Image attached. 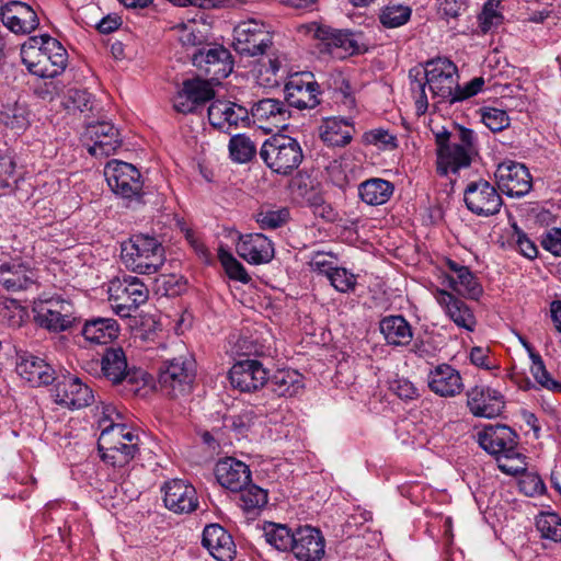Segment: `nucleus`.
<instances>
[{
	"label": "nucleus",
	"mask_w": 561,
	"mask_h": 561,
	"mask_svg": "<svg viewBox=\"0 0 561 561\" xmlns=\"http://www.w3.org/2000/svg\"><path fill=\"white\" fill-rule=\"evenodd\" d=\"M447 273L443 274V284H446L459 296L479 299L483 293V288L477 276L468 266L461 265L453 260H447Z\"/></svg>",
	"instance_id": "a878e982"
},
{
	"label": "nucleus",
	"mask_w": 561,
	"mask_h": 561,
	"mask_svg": "<svg viewBox=\"0 0 561 561\" xmlns=\"http://www.w3.org/2000/svg\"><path fill=\"white\" fill-rule=\"evenodd\" d=\"M525 459V456L517 448L513 449V453H504L496 457L499 469L508 476L524 473L527 469Z\"/></svg>",
	"instance_id": "3c124183"
},
{
	"label": "nucleus",
	"mask_w": 561,
	"mask_h": 561,
	"mask_svg": "<svg viewBox=\"0 0 561 561\" xmlns=\"http://www.w3.org/2000/svg\"><path fill=\"white\" fill-rule=\"evenodd\" d=\"M268 380L272 390L280 397L296 396L304 387L302 376L294 369L277 370Z\"/></svg>",
	"instance_id": "a19ab883"
},
{
	"label": "nucleus",
	"mask_w": 561,
	"mask_h": 561,
	"mask_svg": "<svg viewBox=\"0 0 561 561\" xmlns=\"http://www.w3.org/2000/svg\"><path fill=\"white\" fill-rule=\"evenodd\" d=\"M36 278V272L20 260L0 264V285L9 293L28 289Z\"/></svg>",
	"instance_id": "72a5a7b5"
},
{
	"label": "nucleus",
	"mask_w": 561,
	"mask_h": 561,
	"mask_svg": "<svg viewBox=\"0 0 561 561\" xmlns=\"http://www.w3.org/2000/svg\"><path fill=\"white\" fill-rule=\"evenodd\" d=\"M289 217L286 208L266 209L256 215V221L262 229H276L283 226Z\"/></svg>",
	"instance_id": "6e6d98bb"
},
{
	"label": "nucleus",
	"mask_w": 561,
	"mask_h": 561,
	"mask_svg": "<svg viewBox=\"0 0 561 561\" xmlns=\"http://www.w3.org/2000/svg\"><path fill=\"white\" fill-rule=\"evenodd\" d=\"M409 79L419 114H424L428 107L426 88L433 99L454 104L459 76L457 66L448 58L438 57L426 61L424 67L412 68Z\"/></svg>",
	"instance_id": "f257e3e1"
},
{
	"label": "nucleus",
	"mask_w": 561,
	"mask_h": 561,
	"mask_svg": "<svg viewBox=\"0 0 561 561\" xmlns=\"http://www.w3.org/2000/svg\"><path fill=\"white\" fill-rule=\"evenodd\" d=\"M192 61L215 81L227 78L233 69L231 54L222 46L204 47L193 55Z\"/></svg>",
	"instance_id": "aec40b11"
},
{
	"label": "nucleus",
	"mask_w": 561,
	"mask_h": 561,
	"mask_svg": "<svg viewBox=\"0 0 561 561\" xmlns=\"http://www.w3.org/2000/svg\"><path fill=\"white\" fill-rule=\"evenodd\" d=\"M164 506L175 514H190L198 507L195 488L182 479H173L162 486Z\"/></svg>",
	"instance_id": "393cba45"
},
{
	"label": "nucleus",
	"mask_w": 561,
	"mask_h": 561,
	"mask_svg": "<svg viewBox=\"0 0 561 561\" xmlns=\"http://www.w3.org/2000/svg\"><path fill=\"white\" fill-rule=\"evenodd\" d=\"M102 376L113 385L125 383L136 394L147 385V375L141 369L129 368L123 348L108 347L101 358Z\"/></svg>",
	"instance_id": "1a4fd4ad"
},
{
	"label": "nucleus",
	"mask_w": 561,
	"mask_h": 561,
	"mask_svg": "<svg viewBox=\"0 0 561 561\" xmlns=\"http://www.w3.org/2000/svg\"><path fill=\"white\" fill-rule=\"evenodd\" d=\"M119 325L113 318H92L85 321L81 333L83 337L94 344H107L117 337Z\"/></svg>",
	"instance_id": "58836bf2"
},
{
	"label": "nucleus",
	"mask_w": 561,
	"mask_h": 561,
	"mask_svg": "<svg viewBox=\"0 0 561 561\" xmlns=\"http://www.w3.org/2000/svg\"><path fill=\"white\" fill-rule=\"evenodd\" d=\"M335 290L347 294L355 290L357 276L344 267H334L327 276Z\"/></svg>",
	"instance_id": "5fc2aeb1"
},
{
	"label": "nucleus",
	"mask_w": 561,
	"mask_h": 561,
	"mask_svg": "<svg viewBox=\"0 0 561 561\" xmlns=\"http://www.w3.org/2000/svg\"><path fill=\"white\" fill-rule=\"evenodd\" d=\"M124 265L138 274H154L163 265L164 248L154 237L135 234L121 245Z\"/></svg>",
	"instance_id": "39448f33"
},
{
	"label": "nucleus",
	"mask_w": 561,
	"mask_h": 561,
	"mask_svg": "<svg viewBox=\"0 0 561 561\" xmlns=\"http://www.w3.org/2000/svg\"><path fill=\"white\" fill-rule=\"evenodd\" d=\"M249 112L253 124L267 133L285 127L290 116L286 104L277 99H262Z\"/></svg>",
	"instance_id": "5701e85b"
},
{
	"label": "nucleus",
	"mask_w": 561,
	"mask_h": 561,
	"mask_svg": "<svg viewBox=\"0 0 561 561\" xmlns=\"http://www.w3.org/2000/svg\"><path fill=\"white\" fill-rule=\"evenodd\" d=\"M236 249L243 260L254 265L268 263L274 257L273 243L262 233L241 236Z\"/></svg>",
	"instance_id": "7c9ffc66"
},
{
	"label": "nucleus",
	"mask_w": 561,
	"mask_h": 561,
	"mask_svg": "<svg viewBox=\"0 0 561 561\" xmlns=\"http://www.w3.org/2000/svg\"><path fill=\"white\" fill-rule=\"evenodd\" d=\"M196 377V363L190 355L164 362L160 368L159 383L171 398L188 396Z\"/></svg>",
	"instance_id": "6e6552de"
},
{
	"label": "nucleus",
	"mask_w": 561,
	"mask_h": 561,
	"mask_svg": "<svg viewBox=\"0 0 561 561\" xmlns=\"http://www.w3.org/2000/svg\"><path fill=\"white\" fill-rule=\"evenodd\" d=\"M391 390L403 400H413L419 396L417 389L407 379H398L393 381Z\"/></svg>",
	"instance_id": "0e129e2a"
},
{
	"label": "nucleus",
	"mask_w": 561,
	"mask_h": 561,
	"mask_svg": "<svg viewBox=\"0 0 561 561\" xmlns=\"http://www.w3.org/2000/svg\"><path fill=\"white\" fill-rule=\"evenodd\" d=\"M107 293L113 310L123 318L129 317L148 299V288L135 276L112 279Z\"/></svg>",
	"instance_id": "9d476101"
},
{
	"label": "nucleus",
	"mask_w": 561,
	"mask_h": 561,
	"mask_svg": "<svg viewBox=\"0 0 561 561\" xmlns=\"http://www.w3.org/2000/svg\"><path fill=\"white\" fill-rule=\"evenodd\" d=\"M70 104L73 108L83 112L85 110H90L91 105V95L84 90L72 89L68 91V107Z\"/></svg>",
	"instance_id": "680f3d73"
},
{
	"label": "nucleus",
	"mask_w": 561,
	"mask_h": 561,
	"mask_svg": "<svg viewBox=\"0 0 561 561\" xmlns=\"http://www.w3.org/2000/svg\"><path fill=\"white\" fill-rule=\"evenodd\" d=\"M264 163L274 172L290 174L304 159L300 144L287 135H274L267 138L260 150Z\"/></svg>",
	"instance_id": "423d86ee"
},
{
	"label": "nucleus",
	"mask_w": 561,
	"mask_h": 561,
	"mask_svg": "<svg viewBox=\"0 0 561 561\" xmlns=\"http://www.w3.org/2000/svg\"><path fill=\"white\" fill-rule=\"evenodd\" d=\"M210 125L230 134L233 128L250 125V112L247 107L228 100H215L208 107Z\"/></svg>",
	"instance_id": "dca6fc26"
},
{
	"label": "nucleus",
	"mask_w": 561,
	"mask_h": 561,
	"mask_svg": "<svg viewBox=\"0 0 561 561\" xmlns=\"http://www.w3.org/2000/svg\"><path fill=\"white\" fill-rule=\"evenodd\" d=\"M437 304L443 308L445 314L459 328L473 331L476 318L469 306L454 294L436 288L434 291Z\"/></svg>",
	"instance_id": "473e14b6"
},
{
	"label": "nucleus",
	"mask_w": 561,
	"mask_h": 561,
	"mask_svg": "<svg viewBox=\"0 0 561 561\" xmlns=\"http://www.w3.org/2000/svg\"><path fill=\"white\" fill-rule=\"evenodd\" d=\"M467 405L474 416L492 419L505 407L503 394L486 386H476L467 392Z\"/></svg>",
	"instance_id": "bb28decb"
},
{
	"label": "nucleus",
	"mask_w": 561,
	"mask_h": 561,
	"mask_svg": "<svg viewBox=\"0 0 561 561\" xmlns=\"http://www.w3.org/2000/svg\"><path fill=\"white\" fill-rule=\"evenodd\" d=\"M329 257H331L329 254L316 253L310 262L311 268L319 274L328 276L330 272L335 267L332 265V262L329 260Z\"/></svg>",
	"instance_id": "338daca9"
},
{
	"label": "nucleus",
	"mask_w": 561,
	"mask_h": 561,
	"mask_svg": "<svg viewBox=\"0 0 561 561\" xmlns=\"http://www.w3.org/2000/svg\"><path fill=\"white\" fill-rule=\"evenodd\" d=\"M272 34L266 25L256 20L240 22L233 30V47L245 56H257L272 45Z\"/></svg>",
	"instance_id": "f8f14e48"
},
{
	"label": "nucleus",
	"mask_w": 561,
	"mask_h": 561,
	"mask_svg": "<svg viewBox=\"0 0 561 561\" xmlns=\"http://www.w3.org/2000/svg\"><path fill=\"white\" fill-rule=\"evenodd\" d=\"M536 527L541 537L561 541V518L556 513H542L537 517Z\"/></svg>",
	"instance_id": "09e8293b"
},
{
	"label": "nucleus",
	"mask_w": 561,
	"mask_h": 561,
	"mask_svg": "<svg viewBox=\"0 0 561 561\" xmlns=\"http://www.w3.org/2000/svg\"><path fill=\"white\" fill-rule=\"evenodd\" d=\"M479 445L495 457L517 448V434L506 425H488L478 434Z\"/></svg>",
	"instance_id": "c85d7f7f"
},
{
	"label": "nucleus",
	"mask_w": 561,
	"mask_h": 561,
	"mask_svg": "<svg viewBox=\"0 0 561 561\" xmlns=\"http://www.w3.org/2000/svg\"><path fill=\"white\" fill-rule=\"evenodd\" d=\"M270 375L263 364L256 359L237 362L229 371V380L233 388L242 392H253L261 389Z\"/></svg>",
	"instance_id": "4be33fe9"
},
{
	"label": "nucleus",
	"mask_w": 561,
	"mask_h": 561,
	"mask_svg": "<svg viewBox=\"0 0 561 561\" xmlns=\"http://www.w3.org/2000/svg\"><path fill=\"white\" fill-rule=\"evenodd\" d=\"M410 7L402 4H388L380 10L379 21L383 27L396 28L404 25L411 18Z\"/></svg>",
	"instance_id": "a18cd8bd"
},
{
	"label": "nucleus",
	"mask_w": 561,
	"mask_h": 561,
	"mask_svg": "<svg viewBox=\"0 0 561 561\" xmlns=\"http://www.w3.org/2000/svg\"><path fill=\"white\" fill-rule=\"evenodd\" d=\"M53 397L57 404L68 409H82L94 402L90 386L75 375H62L55 380Z\"/></svg>",
	"instance_id": "2eb2a0df"
},
{
	"label": "nucleus",
	"mask_w": 561,
	"mask_h": 561,
	"mask_svg": "<svg viewBox=\"0 0 561 561\" xmlns=\"http://www.w3.org/2000/svg\"><path fill=\"white\" fill-rule=\"evenodd\" d=\"M104 176L113 193L122 198L130 199L141 193L140 173L130 163L112 160L104 168Z\"/></svg>",
	"instance_id": "ddd939ff"
},
{
	"label": "nucleus",
	"mask_w": 561,
	"mask_h": 561,
	"mask_svg": "<svg viewBox=\"0 0 561 561\" xmlns=\"http://www.w3.org/2000/svg\"><path fill=\"white\" fill-rule=\"evenodd\" d=\"M114 409L106 408L104 416L99 421L101 434L98 449L104 462L113 467H123L130 462L138 454L139 437L125 424L115 423L111 419Z\"/></svg>",
	"instance_id": "20e7f679"
},
{
	"label": "nucleus",
	"mask_w": 561,
	"mask_h": 561,
	"mask_svg": "<svg viewBox=\"0 0 561 561\" xmlns=\"http://www.w3.org/2000/svg\"><path fill=\"white\" fill-rule=\"evenodd\" d=\"M364 141L368 145H374L380 149H394L397 148V137L388 130L378 128L364 134Z\"/></svg>",
	"instance_id": "13d9d810"
},
{
	"label": "nucleus",
	"mask_w": 561,
	"mask_h": 561,
	"mask_svg": "<svg viewBox=\"0 0 561 561\" xmlns=\"http://www.w3.org/2000/svg\"><path fill=\"white\" fill-rule=\"evenodd\" d=\"M355 134L354 125L344 118L329 117L320 126V137L329 146L344 147Z\"/></svg>",
	"instance_id": "4c0bfd02"
},
{
	"label": "nucleus",
	"mask_w": 561,
	"mask_h": 561,
	"mask_svg": "<svg viewBox=\"0 0 561 561\" xmlns=\"http://www.w3.org/2000/svg\"><path fill=\"white\" fill-rule=\"evenodd\" d=\"M393 184L387 180L373 178L358 185V196L367 205L386 204L393 194Z\"/></svg>",
	"instance_id": "ea45409f"
},
{
	"label": "nucleus",
	"mask_w": 561,
	"mask_h": 561,
	"mask_svg": "<svg viewBox=\"0 0 561 561\" xmlns=\"http://www.w3.org/2000/svg\"><path fill=\"white\" fill-rule=\"evenodd\" d=\"M32 310L35 322L55 333L70 330L77 321L72 301L58 295L35 299Z\"/></svg>",
	"instance_id": "0eeeda50"
},
{
	"label": "nucleus",
	"mask_w": 561,
	"mask_h": 561,
	"mask_svg": "<svg viewBox=\"0 0 561 561\" xmlns=\"http://www.w3.org/2000/svg\"><path fill=\"white\" fill-rule=\"evenodd\" d=\"M485 81L483 77H476L463 87L457 84L456 94L453 98L454 103L465 101L471 96L477 95L482 91Z\"/></svg>",
	"instance_id": "052dcab7"
},
{
	"label": "nucleus",
	"mask_w": 561,
	"mask_h": 561,
	"mask_svg": "<svg viewBox=\"0 0 561 561\" xmlns=\"http://www.w3.org/2000/svg\"><path fill=\"white\" fill-rule=\"evenodd\" d=\"M530 373L536 382L542 388L561 393V382L551 377L540 355H531Z\"/></svg>",
	"instance_id": "8fccbe9b"
},
{
	"label": "nucleus",
	"mask_w": 561,
	"mask_h": 561,
	"mask_svg": "<svg viewBox=\"0 0 561 561\" xmlns=\"http://www.w3.org/2000/svg\"><path fill=\"white\" fill-rule=\"evenodd\" d=\"M516 248L527 259H535L538 254L536 244L520 230H516Z\"/></svg>",
	"instance_id": "69168bd1"
},
{
	"label": "nucleus",
	"mask_w": 561,
	"mask_h": 561,
	"mask_svg": "<svg viewBox=\"0 0 561 561\" xmlns=\"http://www.w3.org/2000/svg\"><path fill=\"white\" fill-rule=\"evenodd\" d=\"M436 172L440 176L457 174L471 165L478 156L477 135L472 129L456 125L453 130L435 133Z\"/></svg>",
	"instance_id": "f03ea898"
},
{
	"label": "nucleus",
	"mask_w": 561,
	"mask_h": 561,
	"mask_svg": "<svg viewBox=\"0 0 561 561\" xmlns=\"http://www.w3.org/2000/svg\"><path fill=\"white\" fill-rule=\"evenodd\" d=\"M240 492V506L244 511L261 508L267 503V493L262 488L248 483Z\"/></svg>",
	"instance_id": "de8ad7c7"
},
{
	"label": "nucleus",
	"mask_w": 561,
	"mask_h": 561,
	"mask_svg": "<svg viewBox=\"0 0 561 561\" xmlns=\"http://www.w3.org/2000/svg\"><path fill=\"white\" fill-rule=\"evenodd\" d=\"M264 537L267 543L280 551H291L294 531L285 525L270 523L264 527Z\"/></svg>",
	"instance_id": "c03bdc74"
},
{
	"label": "nucleus",
	"mask_w": 561,
	"mask_h": 561,
	"mask_svg": "<svg viewBox=\"0 0 561 561\" xmlns=\"http://www.w3.org/2000/svg\"><path fill=\"white\" fill-rule=\"evenodd\" d=\"M0 19L3 25L16 35H27L39 25V19L34 9L22 1H10L1 4Z\"/></svg>",
	"instance_id": "412c9836"
},
{
	"label": "nucleus",
	"mask_w": 561,
	"mask_h": 561,
	"mask_svg": "<svg viewBox=\"0 0 561 561\" xmlns=\"http://www.w3.org/2000/svg\"><path fill=\"white\" fill-rule=\"evenodd\" d=\"M467 208L474 215L490 217L500 213L503 201L497 190L486 180L470 182L463 192Z\"/></svg>",
	"instance_id": "4468645a"
},
{
	"label": "nucleus",
	"mask_w": 561,
	"mask_h": 561,
	"mask_svg": "<svg viewBox=\"0 0 561 561\" xmlns=\"http://www.w3.org/2000/svg\"><path fill=\"white\" fill-rule=\"evenodd\" d=\"M214 96L215 91L208 81L202 79L185 80L173 98V108L181 114L196 113Z\"/></svg>",
	"instance_id": "6ab92c4d"
},
{
	"label": "nucleus",
	"mask_w": 561,
	"mask_h": 561,
	"mask_svg": "<svg viewBox=\"0 0 561 561\" xmlns=\"http://www.w3.org/2000/svg\"><path fill=\"white\" fill-rule=\"evenodd\" d=\"M228 151L233 162L248 163L256 156V144L247 134H237L229 139Z\"/></svg>",
	"instance_id": "37998d69"
},
{
	"label": "nucleus",
	"mask_w": 561,
	"mask_h": 561,
	"mask_svg": "<svg viewBox=\"0 0 561 561\" xmlns=\"http://www.w3.org/2000/svg\"><path fill=\"white\" fill-rule=\"evenodd\" d=\"M518 484L520 491L527 496L542 495L546 491L542 479L536 473H525Z\"/></svg>",
	"instance_id": "bf43d9fd"
},
{
	"label": "nucleus",
	"mask_w": 561,
	"mask_h": 561,
	"mask_svg": "<svg viewBox=\"0 0 561 561\" xmlns=\"http://www.w3.org/2000/svg\"><path fill=\"white\" fill-rule=\"evenodd\" d=\"M21 60L30 73L39 78H55L68 65L65 47L51 36H31L21 46Z\"/></svg>",
	"instance_id": "7ed1b4c3"
},
{
	"label": "nucleus",
	"mask_w": 561,
	"mask_h": 561,
	"mask_svg": "<svg viewBox=\"0 0 561 561\" xmlns=\"http://www.w3.org/2000/svg\"><path fill=\"white\" fill-rule=\"evenodd\" d=\"M218 259L229 278L247 284L251 280L244 266L227 250H218Z\"/></svg>",
	"instance_id": "603ef678"
},
{
	"label": "nucleus",
	"mask_w": 561,
	"mask_h": 561,
	"mask_svg": "<svg viewBox=\"0 0 561 561\" xmlns=\"http://www.w3.org/2000/svg\"><path fill=\"white\" fill-rule=\"evenodd\" d=\"M300 30L311 38L321 41L324 49L334 58L344 59L359 51L358 43L350 32L334 30L317 22L302 25Z\"/></svg>",
	"instance_id": "9b49d317"
},
{
	"label": "nucleus",
	"mask_w": 561,
	"mask_h": 561,
	"mask_svg": "<svg viewBox=\"0 0 561 561\" xmlns=\"http://www.w3.org/2000/svg\"><path fill=\"white\" fill-rule=\"evenodd\" d=\"M291 552L299 561H320L325 553V539L321 530L310 525L296 528Z\"/></svg>",
	"instance_id": "b1692460"
},
{
	"label": "nucleus",
	"mask_w": 561,
	"mask_h": 561,
	"mask_svg": "<svg viewBox=\"0 0 561 561\" xmlns=\"http://www.w3.org/2000/svg\"><path fill=\"white\" fill-rule=\"evenodd\" d=\"M541 244L545 250L551 252L556 256H561V229L553 228L549 230L542 238Z\"/></svg>",
	"instance_id": "e2e57ef3"
},
{
	"label": "nucleus",
	"mask_w": 561,
	"mask_h": 561,
	"mask_svg": "<svg viewBox=\"0 0 561 561\" xmlns=\"http://www.w3.org/2000/svg\"><path fill=\"white\" fill-rule=\"evenodd\" d=\"M87 135L92 141V145H88V151L94 157L111 156L122 145L118 129L110 122L91 124Z\"/></svg>",
	"instance_id": "c756f323"
},
{
	"label": "nucleus",
	"mask_w": 561,
	"mask_h": 561,
	"mask_svg": "<svg viewBox=\"0 0 561 561\" xmlns=\"http://www.w3.org/2000/svg\"><path fill=\"white\" fill-rule=\"evenodd\" d=\"M202 542L218 561H232L237 554L231 535L218 524L204 528Z\"/></svg>",
	"instance_id": "f704fd0d"
},
{
	"label": "nucleus",
	"mask_w": 561,
	"mask_h": 561,
	"mask_svg": "<svg viewBox=\"0 0 561 561\" xmlns=\"http://www.w3.org/2000/svg\"><path fill=\"white\" fill-rule=\"evenodd\" d=\"M285 99L290 106L299 110L314 108L319 103V84L311 72L290 76L285 84Z\"/></svg>",
	"instance_id": "a211bd4d"
},
{
	"label": "nucleus",
	"mask_w": 561,
	"mask_h": 561,
	"mask_svg": "<svg viewBox=\"0 0 561 561\" xmlns=\"http://www.w3.org/2000/svg\"><path fill=\"white\" fill-rule=\"evenodd\" d=\"M379 330L390 346H407L413 339L411 324L402 316H386L379 322Z\"/></svg>",
	"instance_id": "e433bc0d"
},
{
	"label": "nucleus",
	"mask_w": 561,
	"mask_h": 561,
	"mask_svg": "<svg viewBox=\"0 0 561 561\" xmlns=\"http://www.w3.org/2000/svg\"><path fill=\"white\" fill-rule=\"evenodd\" d=\"M0 123L14 134H22L31 124L30 111L25 104L20 102L3 105L0 112Z\"/></svg>",
	"instance_id": "79ce46f5"
},
{
	"label": "nucleus",
	"mask_w": 561,
	"mask_h": 561,
	"mask_svg": "<svg viewBox=\"0 0 561 561\" xmlns=\"http://www.w3.org/2000/svg\"><path fill=\"white\" fill-rule=\"evenodd\" d=\"M482 122L490 130L495 133L508 127L510 117L503 110L489 107L482 113Z\"/></svg>",
	"instance_id": "4d7b16f0"
},
{
	"label": "nucleus",
	"mask_w": 561,
	"mask_h": 561,
	"mask_svg": "<svg viewBox=\"0 0 561 561\" xmlns=\"http://www.w3.org/2000/svg\"><path fill=\"white\" fill-rule=\"evenodd\" d=\"M495 179L501 192L510 197L525 196L533 186L528 169L524 164L512 160L497 165Z\"/></svg>",
	"instance_id": "f3484780"
},
{
	"label": "nucleus",
	"mask_w": 561,
	"mask_h": 561,
	"mask_svg": "<svg viewBox=\"0 0 561 561\" xmlns=\"http://www.w3.org/2000/svg\"><path fill=\"white\" fill-rule=\"evenodd\" d=\"M428 387L440 397H455L462 391L463 383L457 369L450 365L442 364L430 371Z\"/></svg>",
	"instance_id": "c9c22d12"
},
{
	"label": "nucleus",
	"mask_w": 561,
	"mask_h": 561,
	"mask_svg": "<svg viewBox=\"0 0 561 561\" xmlns=\"http://www.w3.org/2000/svg\"><path fill=\"white\" fill-rule=\"evenodd\" d=\"M499 1L489 0L484 3L481 13L479 14V26L482 33H488L497 27L502 21L503 15L499 11Z\"/></svg>",
	"instance_id": "864d4df0"
},
{
	"label": "nucleus",
	"mask_w": 561,
	"mask_h": 561,
	"mask_svg": "<svg viewBox=\"0 0 561 561\" xmlns=\"http://www.w3.org/2000/svg\"><path fill=\"white\" fill-rule=\"evenodd\" d=\"M16 373L33 387L48 386L57 379L48 363L26 352L18 355Z\"/></svg>",
	"instance_id": "cd10ccee"
},
{
	"label": "nucleus",
	"mask_w": 561,
	"mask_h": 561,
	"mask_svg": "<svg viewBox=\"0 0 561 561\" xmlns=\"http://www.w3.org/2000/svg\"><path fill=\"white\" fill-rule=\"evenodd\" d=\"M470 360L473 365L490 370L494 365L490 362L489 351L482 347H473L470 351Z\"/></svg>",
	"instance_id": "774afa93"
},
{
	"label": "nucleus",
	"mask_w": 561,
	"mask_h": 561,
	"mask_svg": "<svg viewBox=\"0 0 561 561\" xmlns=\"http://www.w3.org/2000/svg\"><path fill=\"white\" fill-rule=\"evenodd\" d=\"M25 317V309L13 299L0 298V324L19 328Z\"/></svg>",
	"instance_id": "49530a36"
},
{
	"label": "nucleus",
	"mask_w": 561,
	"mask_h": 561,
	"mask_svg": "<svg viewBox=\"0 0 561 561\" xmlns=\"http://www.w3.org/2000/svg\"><path fill=\"white\" fill-rule=\"evenodd\" d=\"M215 476L221 486L232 492L242 490V488L251 482L249 467L232 457L224 458L217 462Z\"/></svg>",
	"instance_id": "2f4dec72"
}]
</instances>
